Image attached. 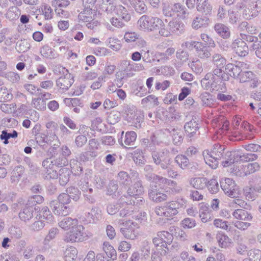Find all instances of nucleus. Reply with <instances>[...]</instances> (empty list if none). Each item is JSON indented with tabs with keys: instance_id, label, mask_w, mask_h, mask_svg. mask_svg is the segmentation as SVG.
I'll return each mask as SVG.
<instances>
[{
	"instance_id": "63",
	"label": "nucleus",
	"mask_w": 261,
	"mask_h": 261,
	"mask_svg": "<svg viewBox=\"0 0 261 261\" xmlns=\"http://www.w3.org/2000/svg\"><path fill=\"white\" fill-rule=\"evenodd\" d=\"M248 254L249 257L253 261H260L261 259V251L259 249H251Z\"/></svg>"
},
{
	"instance_id": "19",
	"label": "nucleus",
	"mask_w": 261,
	"mask_h": 261,
	"mask_svg": "<svg viewBox=\"0 0 261 261\" xmlns=\"http://www.w3.org/2000/svg\"><path fill=\"white\" fill-rule=\"evenodd\" d=\"M36 212L37 213L36 216V219L44 220L47 223H50L54 221V216L47 206H43L42 208L39 206L38 210Z\"/></svg>"
},
{
	"instance_id": "18",
	"label": "nucleus",
	"mask_w": 261,
	"mask_h": 261,
	"mask_svg": "<svg viewBox=\"0 0 261 261\" xmlns=\"http://www.w3.org/2000/svg\"><path fill=\"white\" fill-rule=\"evenodd\" d=\"M127 227L121 228L120 231L124 237L127 239L134 240L137 234V231L135 227L136 225L134 222H127L126 223Z\"/></svg>"
},
{
	"instance_id": "55",
	"label": "nucleus",
	"mask_w": 261,
	"mask_h": 261,
	"mask_svg": "<svg viewBox=\"0 0 261 261\" xmlns=\"http://www.w3.org/2000/svg\"><path fill=\"white\" fill-rule=\"evenodd\" d=\"M196 8L198 12H200L205 15L210 14L212 11V7L208 3V0L206 1L205 3L203 2L200 5L197 6Z\"/></svg>"
},
{
	"instance_id": "48",
	"label": "nucleus",
	"mask_w": 261,
	"mask_h": 261,
	"mask_svg": "<svg viewBox=\"0 0 261 261\" xmlns=\"http://www.w3.org/2000/svg\"><path fill=\"white\" fill-rule=\"evenodd\" d=\"M103 250L107 256L111 259H115L117 257L116 251L112 246L107 242L103 244Z\"/></svg>"
},
{
	"instance_id": "59",
	"label": "nucleus",
	"mask_w": 261,
	"mask_h": 261,
	"mask_svg": "<svg viewBox=\"0 0 261 261\" xmlns=\"http://www.w3.org/2000/svg\"><path fill=\"white\" fill-rule=\"evenodd\" d=\"M77 250L74 247H70L66 251L65 256L66 261H73L77 257Z\"/></svg>"
},
{
	"instance_id": "7",
	"label": "nucleus",
	"mask_w": 261,
	"mask_h": 261,
	"mask_svg": "<svg viewBox=\"0 0 261 261\" xmlns=\"http://www.w3.org/2000/svg\"><path fill=\"white\" fill-rule=\"evenodd\" d=\"M179 203L174 201L166 202L161 206L155 208L154 212L158 216L172 217L178 213Z\"/></svg>"
},
{
	"instance_id": "41",
	"label": "nucleus",
	"mask_w": 261,
	"mask_h": 261,
	"mask_svg": "<svg viewBox=\"0 0 261 261\" xmlns=\"http://www.w3.org/2000/svg\"><path fill=\"white\" fill-rule=\"evenodd\" d=\"M206 177H196L190 180V184L196 189H203L206 187Z\"/></svg>"
},
{
	"instance_id": "36",
	"label": "nucleus",
	"mask_w": 261,
	"mask_h": 261,
	"mask_svg": "<svg viewBox=\"0 0 261 261\" xmlns=\"http://www.w3.org/2000/svg\"><path fill=\"white\" fill-rule=\"evenodd\" d=\"M21 11L16 6H11L7 10L5 14V17L10 20L17 19L20 15Z\"/></svg>"
},
{
	"instance_id": "21",
	"label": "nucleus",
	"mask_w": 261,
	"mask_h": 261,
	"mask_svg": "<svg viewBox=\"0 0 261 261\" xmlns=\"http://www.w3.org/2000/svg\"><path fill=\"white\" fill-rule=\"evenodd\" d=\"M122 113L126 121H132L134 119L137 114L136 107L132 105H124L123 107Z\"/></svg>"
},
{
	"instance_id": "64",
	"label": "nucleus",
	"mask_w": 261,
	"mask_h": 261,
	"mask_svg": "<svg viewBox=\"0 0 261 261\" xmlns=\"http://www.w3.org/2000/svg\"><path fill=\"white\" fill-rule=\"evenodd\" d=\"M176 57L182 63H184L188 60L189 54L187 51L179 49L176 53Z\"/></svg>"
},
{
	"instance_id": "53",
	"label": "nucleus",
	"mask_w": 261,
	"mask_h": 261,
	"mask_svg": "<svg viewBox=\"0 0 261 261\" xmlns=\"http://www.w3.org/2000/svg\"><path fill=\"white\" fill-rule=\"evenodd\" d=\"M53 164L58 167H62L66 166L69 164L68 159L65 158L60 154L58 155L53 159Z\"/></svg>"
},
{
	"instance_id": "29",
	"label": "nucleus",
	"mask_w": 261,
	"mask_h": 261,
	"mask_svg": "<svg viewBox=\"0 0 261 261\" xmlns=\"http://www.w3.org/2000/svg\"><path fill=\"white\" fill-rule=\"evenodd\" d=\"M233 216L237 219L250 221L252 216L247 211L243 209H237L232 213Z\"/></svg>"
},
{
	"instance_id": "35",
	"label": "nucleus",
	"mask_w": 261,
	"mask_h": 261,
	"mask_svg": "<svg viewBox=\"0 0 261 261\" xmlns=\"http://www.w3.org/2000/svg\"><path fill=\"white\" fill-rule=\"evenodd\" d=\"M117 180L120 185L126 186H129L132 182L129 174L124 171H120L118 173Z\"/></svg>"
},
{
	"instance_id": "60",
	"label": "nucleus",
	"mask_w": 261,
	"mask_h": 261,
	"mask_svg": "<svg viewBox=\"0 0 261 261\" xmlns=\"http://www.w3.org/2000/svg\"><path fill=\"white\" fill-rule=\"evenodd\" d=\"M239 154L234 152H232L230 151H226L225 153L223 158L222 159L224 160H226L227 161L231 160L232 163L233 164L234 162H239Z\"/></svg>"
},
{
	"instance_id": "42",
	"label": "nucleus",
	"mask_w": 261,
	"mask_h": 261,
	"mask_svg": "<svg viewBox=\"0 0 261 261\" xmlns=\"http://www.w3.org/2000/svg\"><path fill=\"white\" fill-rule=\"evenodd\" d=\"M50 140L48 139V136L42 133L37 134L35 136L36 143L42 148H44L46 144H50Z\"/></svg>"
},
{
	"instance_id": "56",
	"label": "nucleus",
	"mask_w": 261,
	"mask_h": 261,
	"mask_svg": "<svg viewBox=\"0 0 261 261\" xmlns=\"http://www.w3.org/2000/svg\"><path fill=\"white\" fill-rule=\"evenodd\" d=\"M254 75L252 71L244 70L241 72L238 79L241 83H245L249 82L251 78L253 77Z\"/></svg>"
},
{
	"instance_id": "22",
	"label": "nucleus",
	"mask_w": 261,
	"mask_h": 261,
	"mask_svg": "<svg viewBox=\"0 0 261 261\" xmlns=\"http://www.w3.org/2000/svg\"><path fill=\"white\" fill-rule=\"evenodd\" d=\"M198 45L196 46V49L195 50L197 56L200 59H207L211 56V49L210 47L204 44L201 42H199Z\"/></svg>"
},
{
	"instance_id": "54",
	"label": "nucleus",
	"mask_w": 261,
	"mask_h": 261,
	"mask_svg": "<svg viewBox=\"0 0 261 261\" xmlns=\"http://www.w3.org/2000/svg\"><path fill=\"white\" fill-rule=\"evenodd\" d=\"M121 119V114L118 111H112L107 118L108 122L110 124H115L118 122Z\"/></svg>"
},
{
	"instance_id": "49",
	"label": "nucleus",
	"mask_w": 261,
	"mask_h": 261,
	"mask_svg": "<svg viewBox=\"0 0 261 261\" xmlns=\"http://www.w3.org/2000/svg\"><path fill=\"white\" fill-rule=\"evenodd\" d=\"M137 139V134L134 131H128L125 133L124 143L126 145H134Z\"/></svg>"
},
{
	"instance_id": "9",
	"label": "nucleus",
	"mask_w": 261,
	"mask_h": 261,
	"mask_svg": "<svg viewBox=\"0 0 261 261\" xmlns=\"http://www.w3.org/2000/svg\"><path fill=\"white\" fill-rule=\"evenodd\" d=\"M83 229L82 225H79L73 227L65 233L63 240L67 243L80 242L83 240Z\"/></svg>"
},
{
	"instance_id": "17",
	"label": "nucleus",
	"mask_w": 261,
	"mask_h": 261,
	"mask_svg": "<svg viewBox=\"0 0 261 261\" xmlns=\"http://www.w3.org/2000/svg\"><path fill=\"white\" fill-rule=\"evenodd\" d=\"M83 10L81 12L78 18L82 21H90L93 20V18L96 15V10L91 6H84Z\"/></svg>"
},
{
	"instance_id": "6",
	"label": "nucleus",
	"mask_w": 261,
	"mask_h": 261,
	"mask_svg": "<svg viewBox=\"0 0 261 261\" xmlns=\"http://www.w3.org/2000/svg\"><path fill=\"white\" fill-rule=\"evenodd\" d=\"M59 73L63 75L56 81L57 86L63 90H67L74 82L73 75L69 73L68 70L62 66L56 67L55 73Z\"/></svg>"
},
{
	"instance_id": "37",
	"label": "nucleus",
	"mask_w": 261,
	"mask_h": 261,
	"mask_svg": "<svg viewBox=\"0 0 261 261\" xmlns=\"http://www.w3.org/2000/svg\"><path fill=\"white\" fill-rule=\"evenodd\" d=\"M211 61L216 67L218 68L225 67L227 65L226 59L221 54L218 53L213 55Z\"/></svg>"
},
{
	"instance_id": "27",
	"label": "nucleus",
	"mask_w": 261,
	"mask_h": 261,
	"mask_svg": "<svg viewBox=\"0 0 261 261\" xmlns=\"http://www.w3.org/2000/svg\"><path fill=\"white\" fill-rule=\"evenodd\" d=\"M184 134L181 130L173 128H170V137L172 136V141L174 145L178 146L182 143Z\"/></svg>"
},
{
	"instance_id": "45",
	"label": "nucleus",
	"mask_w": 261,
	"mask_h": 261,
	"mask_svg": "<svg viewBox=\"0 0 261 261\" xmlns=\"http://www.w3.org/2000/svg\"><path fill=\"white\" fill-rule=\"evenodd\" d=\"M30 46L27 40H20L16 42L15 49L19 53H23L27 52L30 49Z\"/></svg>"
},
{
	"instance_id": "2",
	"label": "nucleus",
	"mask_w": 261,
	"mask_h": 261,
	"mask_svg": "<svg viewBox=\"0 0 261 261\" xmlns=\"http://www.w3.org/2000/svg\"><path fill=\"white\" fill-rule=\"evenodd\" d=\"M225 150V146L219 143L214 144L211 150H204L202 155L205 163L212 169H216L219 164V161L223 158L226 152Z\"/></svg>"
},
{
	"instance_id": "31",
	"label": "nucleus",
	"mask_w": 261,
	"mask_h": 261,
	"mask_svg": "<svg viewBox=\"0 0 261 261\" xmlns=\"http://www.w3.org/2000/svg\"><path fill=\"white\" fill-rule=\"evenodd\" d=\"M131 6L134 8L135 11L140 14L145 13L147 10L145 3L141 0H128Z\"/></svg>"
},
{
	"instance_id": "40",
	"label": "nucleus",
	"mask_w": 261,
	"mask_h": 261,
	"mask_svg": "<svg viewBox=\"0 0 261 261\" xmlns=\"http://www.w3.org/2000/svg\"><path fill=\"white\" fill-rule=\"evenodd\" d=\"M116 14L121 17L125 22H128L130 19V15L128 13L127 10L122 5L116 6L115 10Z\"/></svg>"
},
{
	"instance_id": "51",
	"label": "nucleus",
	"mask_w": 261,
	"mask_h": 261,
	"mask_svg": "<svg viewBox=\"0 0 261 261\" xmlns=\"http://www.w3.org/2000/svg\"><path fill=\"white\" fill-rule=\"evenodd\" d=\"M259 169V166L257 163L254 162L249 163L246 165L243 166V172L245 175H247L253 173Z\"/></svg>"
},
{
	"instance_id": "30",
	"label": "nucleus",
	"mask_w": 261,
	"mask_h": 261,
	"mask_svg": "<svg viewBox=\"0 0 261 261\" xmlns=\"http://www.w3.org/2000/svg\"><path fill=\"white\" fill-rule=\"evenodd\" d=\"M59 226L65 230L72 229L77 225V220L70 217L64 218L59 223Z\"/></svg>"
},
{
	"instance_id": "44",
	"label": "nucleus",
	"mask_w": 261,
	"mask_h": 261,
	"mask_svg": "<svg viewBox=\"0 0 261 261\" xmlns=\"http://www.w3.org/2000/svg\"><path fill=\"white\" fill-rule=\"evenodd\" d=\"M206 187L208 191L212 194L217 193L219 190L218 182L216 179L212 178L210 180L206 179Z\"/></svg>"
},
{
	"instance_id": "57",
	"label": "nucleus",
	"mask_w": 261,
	"mask_h": 261,
	"mask_svg": "<svg viewBox=\"0 0 261 261\" xmlns=\"http://www.w3.org/2000/svg\"><path fill=\"white\" fill-rule=\"evenodd\" d=\"M257 155L255 153H247L239 154V161L240 162H250L255 160Z\"/></svg>"
},
{
	"instance_id": "10",
	"label": "nucleus",
	"mask_w": 261,
	"mask_h": 261,
	"mask_svg": "<svg viewBox=\"0 0 261 261\" xmlns=\"http://www.w3.org/2000/svg\"><path fill=\"white\" fill-rule=\"evenodd\" d=\"M249 65L243 62H237L236 64H227L225 66V70L228 75L233 78H238L242 70L249 69Z\"/></svg>"
},
{
	"instance_id": "32",
	"label": "nucleus",
	"mask_w": 261,
	"mask_h": 261,
	"mask_svg": "<svg viewBox=\"0 0 261 261\" xmlns=\"http://www.w3.org/2000/svg\"><path fill=\"white\" fill-rule=\"evenodd\" d=\"M214 29L217 33L224 39H227L230 37V32L228 27L222 23L215 24Z\"/></svg>"
},
{
	"instance_id": "52",
	"label": "nucleus",
	"mask_w": 261,
	"mask_h": 261,
	"mask_svg": "<svg viewBox=\"0 0 261 261\" xmlns=\"http://www.w3.org/2000/svg\"><path fill=\"white\" fill-rule=\"evenodd\" d=\"M217 240L219 246L223 248H226L231 243V240L224 234L218 236Z\"/></svg>"
},
{
	"instance_id": "28",
	"label": "nucleus",
	"mask_w": 261,
	"mask_h": 261,
	"mask_svg": "<svg viewBox=\"0 0 261 261\" xmlns=\"http://www.w3.org/2000/svg\"><path fill=\"white\" fill-rule=\"evenodd\" d=\"M132 158L137 166H143L145 165L146 160L142 150L137 149L134 150L132 153Z\"/></svg>"
},
{
	"instance_id": "33",
	"label": "nucleus",
	"mask_w": 261,
	"mask_h": 261,
	"mask_svg": "<svg viewBox=\"0 0 261 261\" xmlns=\"http://www.w3.org/2000/svg\"><path fill=\"white\" fill-rule=\"evenodd\" d=\"M199 98L203 107H212L214 105L215 99L213 98V96L208 92H204L202 93Z\"/></svg>"
},
{
	"instance_id": "23",
	"label": "nucleus",
	"mask_w": 261,
	"mask_h": 261,
	"mask_svg": "<svg viewBox=\"0 0 261 261\" xmlns=\"http://www.w3.org/2000/svg\"><path fill=\"white\" fill-rule=\"evenodd\" d=\"M168 27L171 35L174 34L179 35L183 33L184 30V24L177 21H170Z\"/></svg>"
},
{
	"instance_id": "14",
	"label": "nucleus",
	"mask_w": 261,
	"mask_h": 261,
	"mask_svg": "<svg viewBox=\"0 0 261 261\" xmlns=\"http://www.w3.org/2000/svg\"><path fill=\"white\" fill-rule=\"evenodd\" d=\"M184 129L187 136L191 139L196 137L199 134V133H197L199 129V124L195 119H192L186 122L184 125Z\"/></svg>"
},
{
	"instance_id": "20",
	"label": "nucleus",
	"mask_w": 261,
	"mask_h": 261,
	"mask_svg": "<svg viewBox=\"0 0 261 261\" xmlns=\"http://www.w3.org/2000/svg\"><path fill=\"white\" fill-rule=\"evenodd\" d=\"M140 144L145 150L151 153L156 150V146L158 145L152 134L149 137L141 139Z\"/></svg>"
},
{
	"instance_id": "15",
	"label": "nucleus",
	"mask_w": 261,
	"mask_h": 261,
	"mask_svg": "<svg viewBox=\"0 0 261 261\" xmlns=\"http://www.w3.org/2000/svg\"><path fill=\"white\" fill-rule=\"evenodd\" d=\"M38 208V206H36L34 207L32 206L27 205L26 204L25 206L21 208V211L19 213V217L20 219L25 223L30 222V221L33 218L34 211H37Z\"/></svg>"
},
{
	"instance_id": "25",
	"label": "nucleus",
	"mask_w": 261,
	"mask_h": 261,
	"mask_svg": "<svg viewBox=\"0 0 261 261\" xmlns=\"http://www.w3.org/2000/svg\"><path fill=\"white\" fill-rule=\"evenodd\" d=\"M210 21L207 15L202 14L197 16L192 22V27L195 29H198L201 27H206Z\"/></svg>"
},
{
	"instance_id": "4",
	"label": "nucleus",
	"mask_w": 261,
	"mask_h": 261,
	"mask_svg": "<svg viewBox=\"0 0 261 261\" xmlns=\"http://www.w3.org/2000/svg\"><path fill=\"white\" fill-rule=\"evenodd\" d=\"M173 240V235L167 231H159L156 237L154 238L152 242L156 250L161 251L162 254H166L169 250L170 246Z\"/></svg>"
},
{
	"instance_id": "12",
	"label": "nucleus",
	"mask_w": 261,
	"mask_h": 261,
	"mask_svg": "<svg viewBox=\"0 0 261 261\" xmlns=\"http://www.w3.org/2000/svg\"><path fill=\"white\" fill-rule=\"evenodd\" d=\"M101 219L100 210L96 206L93 207L90 212L86 213L82 218V221L84 224L96 223Z\"/></svg>"
},
{
	"instance_id": "1",
	"label": "nucleus",
	"mask_w": 261,
	"mask_h": 261,
	"mask_svg": "<svg viewBox=\"0 0 261 261\" xmlns=\"http://www.w3.org/2000/svg\"><path fill=\"white\" fill-rule=\"evenodd\" d=\"M151 154L153 163L162 170H166L169 177L177 178L179 176L172 165V158L168 149L164 148L159 151L155 150Z\"/></svg>"
},
{
	"instance_id": "8",
	"label": "nucleus",
	"mask_w": 261,
	"mask_h": 261,
	"mask_svg": "<svg viewBox=\"0 0 261 261\" xmlns=\"http://www.w3.org/2000/svg\"><path fill=\"white\" fill-rule=\"evenodd\" d=\"M220 186L224 193L228 196L234 198L239 194V188L235 181L229 178H226L220 181Z\"/></svg>"
},
{
	"instance_id": "16",
	"label": "nucleus",
	"mask_w": 261,
	"mask_h": 261,
	"mask_svg": "<svg viewBox=\"0 0 261 261\" xmlns=\"http://www.w3.org/2000/svg\"><path fill=\"white\" fill-rule=\"evenodd\" d=\"M170 128L161 129L155 133H152L158 145L168 143L170 140Z\"/></svg>"
},
{
	"instance_id": "13",
	"label": "nucleus",
	"mask_w": 261,
	"mask_h": 261,
	"mask_svg": "<svg viewBox=\"0 0 261 261\" xmlns=\"http://www.w3.org/2000/svg\"><path fill=\"white\" fill-rule=\"evenodd\" d=\"M232 48L236 53L240 57H245L249 53V46L241 38L235 39L232 43Z\"/></svg>"
},
{
	"instance_id": "58",
	"label": "nucleus",
	"mask_w": 261,
	"mask_h": 261,
	"mask_svg": "<svg viewBox=\"0 0 261 261\" xmlns=\"http://www.w3.org/2000/svg\"><path fill=\"white\" fill-rule=\"evenodd\" d=\"M244 194L248 200H253L258 197V195L253 190V187H246L243 189Z\"/></svg>"
},
{
	"instance_id": "38",
	"label": "nucleus",
	"mask_w": 261,
	"mask_h": 261,
	"mask_svg": "<svg viewBox=\"0 0 261 261\" xmlns=\"http://www.w3.org/2000/svg\"><path fill=\"white\" fill-rule=\"evenodd\" d=\"M223 68L216 67L213 70V72H208L206 75L210 76L211 77L221 78L222 80L228 81L229 79V75L222 70Z\"/></svg>"
},
{
	"instance_id": "24",
	"label": "nucleus",
	"mask_w": 261,
	"mask_h": 261,
	"mask_svg": "<svg viewBox=\"0 0 261 261\" xmlns=\"http://www.w3.org/2000/svg\"><path fill=\"white\" fill-rule=\"evenodd\" d=\"M71 173L75 176H80L83 172V165L77 158H73L69 162Z\"/></svg>"
},
{
	"instance_id": "46",
	"label": "nucleus",
	"mask_w": 261,
	"mask_h": 261,
	"mask_svg": "<svg viewBox=\"0 0 261 261\" xmlns=\"http://www.w3.org/2000/svg\"><path fill=\"white\" fill-rule=\"evenodd\" d=\"M32 107L38 111H44L46 110V103L39 97L38 98H33L31 101Z\"/></svg>"
},
{
	"instance_id": "26",
	"label": "nucleus",
	"mask_w": 261,
	"mask_h": 261,
	"mask_svg": "<svg viewBox=\"0 0 261 261\" xmlns=\"http://www.w3.org/2000/svg\"><path fill=\"white\" fill-rule=\"evenodd\" d=\"M71 173V171L68 168H63L59 170V182L61 186H64L68 182Z\"/></svg>"
},
{
	"instance_id": "39",
	"label": "nucleus",
	"mask_w": 261,
	"mask_h": 261,
	"mask_svg": "<svg viewBox=\"0 0 261 261\" xmlns=\"http://www.w3.org/2000/svg\"><path fill=\"white\" fill-rule=\"evenodd\" d=\"M40 53L43 57L50 59H55L57 56V54L55 53V50L48 45H45L42 46L40 49Z\"/></svg>"
},
{
	"instance_id": "50",
	"label": "nucleus",
	"mask_w": 261,
	"mask_h": 261,
	"mask_svg": "<svg viewBox=\"0 0 261 261\" xmlns=\"http://www.w3.org/2000/svg\"><path fill=\"white\" fill-rule=\"evenodd\" d=\"M66 192L69 195L70 198L75 201H77L80 197L81 191L77 187H69L67 188Z\"/></svg>"
},
{
	"instance_id": "34",
	"label": "nucleus",
	"mask_w": 261,
	"mask_h": 261,
	"mask_svg": "<svg viewBox=\"0 0 261 261\" xmlns=\"http://www.w3.org/2000/svg\"><path fill=\"white\" fill-rule=\"evenodd\" d=\"M24 172V168L22 166H17L12 172L11 181L13 184L17 183Z\"/></svg>"
},
{
	"instance_id": "47",
	"label": "nucleus",
	"mask_w": 261,
	"mask_h": 261,
	"mask_svg": "<svg viewBox=\"0 0 261 261\" xmlns=\"http://www.w3.org/2000/svg\"><path fill=\"white\" fill-rule=\"evenodd\" d=\"M176 164L182 169H186L189 164V160L188 158L182 154H178L176 156L174 159Z\"/></svg>"
},
{
	"instance_id": "3",
	"label": "nucleus",
	"mask_w": 261,
	"mask_h": 261,
	"mask_svg": "<svg viewBox=\"0 0 261 261\" xmlns=\"http://www.w3.org/2000/svg\"><path fill=\"white\" fill-rule=\"evenodd\" d=\"M137 23L140 30L147 32L159 30L161 27L164 26L161 19L147 15L142 16Z\"/></svg>"
},
{
	"instance_id": "61",
	"label": "nucleus",
	"mask_w": 261,
	"mask_h": 261,
	"mask_svg": "<svg viewBox=\"0 0 261 261\" xmlns=\"http://www.w3.org/2000/svg\"><path fill=\"white\" fill-rule=\"evenodd\" d=\"M44 201V198L39 195H34L31 197H29L27 205H30L33 206L34 205L36 204H40Z\"/></svg>"
},
{
	"instance_id": "62",
	"label": "nucleus",
	"mask_w": 261,
	"mask_h": 261,
	"mask_svg": "<svg viewBox=\"0 0 261 261\" xmlns=\"http://www.w3.org/2000/svg\"><path fill=\"white\" fill-rule=\"evenodd\" d=\"M171 84L170 82L167 80L164 81L162 82H161L159 81L156 80L155 81V90H162L164 91L167 89L168 87H169Z\"/></svg>"
},
{
	"instance_id": "11",
	"label": "nucleus",
	"mask_w": 261,
	"mask_h": 261,
	"mask_svg": "<svg viewBox=\"0 0 261 261\" xmlns=\"http://www.w3.org/2000/svg\"><path fill=\"white\" fill-rule=\"evenodd\" d=\"M149 199L153 202L159 203L167 200V194L162 192L158 186V183L150 184L148 189Z\"/></svg>"
},
{
	"instance_id": "5",
	"label": "nucleus",
	"mask_w": 261,
	"mask_h": 261,
	"mask_svg": "<svg viewBox=\"0 0 261 261\" xmlns=\"http://www.w3.org/2000/svg\"><path fill=\"white\" fill-rule=\"evenodd\" d=\"M225 81L221 78L211 77L210 76L205 75L201 80V85L204 89L210 90L212 92H224L226 90Z\"/></svg>"
},
{
	"instance_id": "43",
	"label": "nucleus",
	"mask_w": 261,
	"mask_h": 261,
	"mask_svg": "<svg viewBox=\"0 0 261 261\" xmlns=\"http://www.w3.org/2000/svg\"><path fill=\"white\" fill-rule=\"evenodd\" d=\"M159 103L158 98L153 94L149 95L141 100V104L143 105L156 107Z\"/></svg>"
}]
</instances>
